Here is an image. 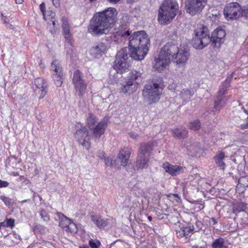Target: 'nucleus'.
Segmentation results:
<instances>
[{
    "label": "nucleus",
    "instance_id": "nucleus-58",
    "mask_svg": "<svg viewBox=\"0 0 248 248\" xmlns=\"http://www.w3.org/2000/svg\"><path fill=\"white\" fill-rule=\"evenodd\" d=\"M53 4L56 7L57 5H59V0H52Z\"/></svg>",
    "mask_w": 248,
    "mask_h": 248
},
{
    "label": "nucleus",
    "instance_id": "nucleus-42",
    "mask_svg": "<svg viewBox=\"0 0 248 248\" xmlns=\"http://www.w3.org/2000/svg\"><path fill=\"white\" fill-rule=\"evenodd\" d=\"M180 95L184 98H190L192 96L190 90L188 89H183L181 91Z\"/></svg>",
    "mask_w": 248,
    "mask_h": 248
},
{
    "label": "nucleus",
    "instance_id": "nucleus-33",
    "mask_svg": "<svg viewBox=\"0 0 248 248\" xmlns=\"http://www.w3.org/2000/svg\"><path fill=\"white\" fill-rule=\"evenodd\" d=\"M53 78L56 86L57 87H61L63 83V79L64 78V74H54L53 76Z\"/></svg>",
    "mask_w": 248,
    "mask_h": 248
},
{
    "label": "nucleus",
    "instance_id": "nucleus-39",
    "mask_svg": "<svg viewBox=\"0 0 248 248\" xmlns=\"http://www.w3.org/2000/svg\"><path fill=\"white\" fill-rule=\"evenodd\" d=\"M39 214L44 221L48 222L50 220L49 215L45 209L41 210Z\"/></svg>",
    "mask_w": 248,
    "mask_h": 248
},
{
    "label": "nucleus",
    "instance_id": "nucleus-35",
    "mask_svg": "<svg viewBox=\"0 0 248 248\" xmlns=\"http://www.w3.org/2000/svg\"><path fill=\"white\" fill-rule=\"evenodd\" d=\"M133 88V86L128 84V82L126 80V84L123 85L121 88V92L124 93H128L129 95L132 94L134 92H132L131 90Z\"/></svg>",
    "mask_w": 248,
    "mask_h": 248
},
{
    "label": "nucleus",
    "instance_id": "nucleus-53",
    "mask_svg": "<svg viewBox=\"0 0 248 248\" xmlns=\"http://www.w3.org/2000/svg\"><path fill=\"white\" fill-rule=\"evenodd\" d=\"M5 26L7 28H9L11 30H14L15 28L14 26L12 24H10V22H9V24H6Z\"/></svg>",
    "mask_w": 248,
    "mask_h": 248
},
{
    "label": "nucleus",
    "instance_id": "nucleus-22",
    "mask_svg": "<svg viewBox=\"0 0 248 248\" xmlns=\"http://www.w3.org/2000/svg\"><path fill=\"white\" fill-rule=\"evenodd\" d=\"M43 16L44 20L47 22V24L52 23L54 30H51L50 32L52 34L55 33V28L56 27V18L55 13L49 10L47 11V12L43 15Z\"/></svg>",
    "mask_w": 248,
    "mask_h": 248
},
{
    "label": "nucleus",
    "instance_id": "nucleus-48",
    "mask_svg": "<svg viewBox=\"0 0 248 248\" xmlns=\"http://www.w3.org/2000/svg\"><path fill=\"white\" fill-rule=\"evenodd\" d=\"M104 161L106 165L110 166L111 167H112L114 164H115V161L113 163L112 158L110 157H107L106 158H105Z\"/></svg>",
    "mask_w": 248,
    "mask_h": 248
},
{
    "label": "nucleus",
    "instance_id": "nucleus-21",
    "mask_svg": "<svg viewBox=\"0 0 248 248\" xmlns=\"http://www.w3.org/2000/svg\"><path fill=\"white\" fill-rule=\"evenodd\" d=\"M62 215L63 217L60 220L59 226L65 231L72 232V226H75V225L73 223L72 220L69 219L63 214H62Z\"/></svg>",
    "mask_w": 248,
    "mask_h": 248
},
{
    "label": "nucleus",
    "instance_id": "nucleus-25",
    "mask_svg": "<svg viewBox=\"0 0 248 248\" xmlns=\"http://www.w3.org/2000/svg\"><path fill=\"white\" fill-rule=\"evenodd\" d=\"M174 137L179 139L185 138L188 134V131L185 127L181 126L171 130Z\"/></svg>",
    "mask_w": 248,
    "mask_h": 248
},
{
    "label": "nucleus",
    "instance_id": "nucleus-60",
    "mask_svg": "<svg viewBox=\"0 0 248 248\" xmlns=\"http://www.w3.org/2000/svg\"><path fill=\"white\" fill-rule=\"evenodd\" d=\"M130 136L133 139H136L137 138V135H135L134 134H132L130 135Z\"/></svg>",
    "mask_w": 248,
    "mask_h": 248
},
{
    "label": "nucleus",
    "instance_id": "nucleus-38",
    "mask_svg": "<svg viewBox=\"0 0 248 248\" xmlns=\"http://www.w3.org/2000/svg\"><path fill=\"white\" fill-rule=\"evenodd\" d=\"M229 87L224 85V84L222 83L221 85L217 92V95L223 96V95L226 93V92Z\"/></svg>",
    "mask_w": 248,
    "mask_h": 248
},
{
    "label": "nucleus",
    "instance_id": "nucleus-10",
    "mask_svg": "<svg viewBox=\"0 0 248 248\" xmlns=\"http://www.w3.org/2000/svg\"><path fill=\"white\" fill-rule=\"evenodd\" d=\"M224 15L228 19H236L242 16V8L237 2L228 3L224 9Z\"/></svg>",
    "mask_w": 248,
    "mask_h": 248
},
{
    "label": "nucleus",
    "instance_id": "nucleus-57",
    "mask_svg": "<svg viewBox=\"0 0 248 248\" xmlns=\"http://www.w3.org/2000/svg\"><path fill=\"white\" fill-rule=\"evenodd\" d=\"M210 219L213 222V225H216L217 224V222L214 217H211Z\"/></svg>",
    "mask_w": 248,
    "mask_h": 248
},
{
    "label": "nucleus",
    "instance_id": "nucleus-40",
    "mask_svg": "<svg viewBox=\"0 0 248 248\" xmlns=\"http://www.w3.org/2000/svg\"><path fill=\"white\" fill-rule=\"evenodd\" d=\"M194 203L195 205L194 209L197 212L200 211L204 208V204L202 202L195 201Z\"/></svg>",
    "mask_w": 248,
    "mask_h": 248
},
{
    "label": "nucleus",
    "instance_id": "nucleus-15",
    "mask_svg": "<svg viewBox=\"0 0 248 248\" xmlns=\"http://www.w3.org/2000/svg\"><path fill=\"white\" fill-rule=\"evenodd\" d=\"M178 48L177 45L169 42L161 48L159 52L167 59L170 60L171 58L172 60L176 53L178 52Z\"/></svg>",
    "mask_w": 248,
    "mask_h": 248
},
{
    "label": "nucleus",
    "instance_id": "nucleus-64",
    "mask_svg": "<svg viewBox=\"0 0 248 248\" xmlns=\"http://www.w3.org/2000/svg\"><path fill=\"white\" fill-rule=\"evenodd\" d=\"M173 196H174V197H178V195H177V194H173Z\"/></svg>",
    "mask_w": 248,
    "mask_h": 248
},
{
    "label": "nucleus",
    "instance_id": "nucleus-20",
    "mask_svg": "<svg viewBox=\"0 0 248 248\" xmlns=\"http://www.w3.org/2000/svg\"><path fill=\"white\" fill-rule=\"evenodd\" d=\"M131 155V149L124 147L120 150L117 155L118 158L120 160L121 165L126 167L128 164Z\"/></svg>",
    "mask_w": 248,
    "mask_h": 248
},
{
    "label": "nucleus",
    "instance_id": "nucleus-11",
    "mask_svg": "<svg viewBox=\"0 0 248 248\" xmlns=\"http://www.w3.org/2000/svg\"><path fill=\"white\" fill-rule=\"evenodd\" d=\"M207 0H187L186 11L191 15L200 13L207 3Z\"/></svg>",
    "mask_w": 248,
    "mask_h": 248
},
{
    "label": "nucleus",
    "instance_id": "nucleus-2",
    "mask_svg": "<svg viewBox=\"0 0 248 248\" xmlns=\"http://www.w3.org/2000/svg\"><path fill=\"white\" fill-rule=\"evenodd\" d=\"M118 11L113 7H109L96 12L90 19L88 26V32L93 36H101L108 34L115 25Z\"/></svg>",
    "mask_w": 248,
    "mask_h": 248
},
{
    "label": "nucleus",
    "instance_id": "nucleus-34",
    "mask_svg": "<svg viewBox=\"0 0 248 248\" xmlns=\"http://www.w3.org/2000/svg\"><path fill=\"white\" fill-rule=\"evenodd\" d=\"M34 83L38 89H42L47 87L46 80L43 78H38L34 79Z\"/></svg>",
    "mask_w": 248,
    "mask_h": 248
},
{
    "label": "nucleus",
    "instance_id": "nucleus-41",
    "mask_svg": "<svg viewBox=\"0 0 248 248\" xmlns=\"http://www.w3.org/2000/svg\"><path fill=\"white\" fill-rule=\"evenodd\" d=\"M5 223L6 224L7 228H10L11 229H13L15 226V220L14 218H6Z\"/></svg>",
    "mask_w": 248,
    "mask_h": 248
},
{
    "label": "nucleus",
    "instance_id": "nucleus-16",
    "mask_svg": "<svg viewBox=\"0 0 248 248\" xmlns=\"http://www.w3.org/2000/svg\"><path fill=\"white\" fill-rule=\"evenodd\" d=\"M155 59V62L154 65V68L158 71H162L170 63V60L165 58L160 52Z\"/></svg>",
    "mask_w": 248,
    "mask_h": 248
},
{
    "label": "nucleus",
    "instance_id": "nucleus-46",
    "mask_svg": "<svg viewBox=\"0 0 248 248\" xmlns=\"http://www.w3.org/2000/svg\"><path fill=\"white\" fill-rule=\"evenodd\" d=\"M61 21L62 22V29L70 27L69 25L68 19L66 16H62L61 18Z\"/></svg>",
    "mask_w": 248,
    "mask_h": 248
},
{
    "label": "nucleus",
    "instance_id": "nucleus-52",
    "mask_svg": "<svg viewBox=\"0 0 248 248\" xmlns=\"http://www.w3.org/2000/svg\"><path fill=\"white\" fill-rule=\"evenodd\" d=\"M9 185V183L6 181L0 179V188L6 187Z\"/></svg>",
    "mask_w": 248,
    "mask_h": 248
},
{
    "label": "nucleus",
    "instance_id": "nucleus-50",
    "mask_svg": "<svg viewBox=\"0 0 248 248\" xmlns=\"http://www.w3.org/2000/svg\"><path fill=\"white\" fill-rule=\"evenodd\" d=\"M242 16L245 17L246 19H248V6H245L244 9H242Z\"/></svg>",
    "mask_w": 248,
    "mask_h": 248
},
{
    "label": "nucleus",
    "instance_id": "nucleus-43",
    "mask_svg": "<svg viewBox=\"0 0 248 248\" xmlns=\"http://www.w3.org/2000/svg\"><path fill=\"white\" fill-rule=\"evenodd\" d=\"M233 73V72H232L231 74H229L226 78L225 80L222 83H223L224 85L230 87V83L232 80Z\"/></svg>",
    "mask_w": 248,
    "mask_h": 248
},
{
    "label": "nucleus",
    "instance_id": "nucleus-47",
    "mask_svg": "<svg viewBox=\"0 0 248 248\" xmlns=\"http://www.w3.org/2000/svg\"><path fill=\"white\" fill-rule=\"evenodd\" d=\"M40 89H41L40 91L38 93L39 94V99H42L46 95V94L47 92V87H46L45 88H43Z\"/></svg>",
    "mask_w": 248,
    "mask_h": 248
},
{
    "label": "nucleus",
    "instance_id": "nucleus-27",
    "mask_svg": "<svg viewBox=\"0 0 248 248\" xmlns=\"http://www.w3.org/2000/svg\"><path fill=\"white\" fill-rule=\"evenodd\" d=\"M91 218L92 221L98 228H104L107 225V223L106 220H104L100 217L97 216L93 213L91 215Z\"/></svg>",
    "mask_w": 248,
    "mask_h": 248
},
{
    "label": "nucleus",
    "instance_id": "nucleus-63",
    "mask_svg": "<svg viewBox=\"0 0 248 248\" xmlns=\"http://www.w3.org/2000/svg\"><path fill=\"white\" fill-rule=\"evenodd\" d=\"M130 2H134L135 0H127Z\"/></svg>",
    "mask_w": 248,
    "mask_h": 248
},
{
    "label": "nucleus",
    "instance_id": "nucleus-14",
    "mask_svg": "<svg viewBox=\"0 0 248 248\" xmlns=\"http://www.w3.org/2000/svg\"><path fill=\"white\" fill-rule=\"evenodd\" d=\"M194 233V227L193 225H187L181 227L179 230L176 231L177 237L184 240L185 242H189L190 240V237Z\"/></svg>",
    "mask_w": 248,
    "mask_h": 248
},
{
    "label": "nucleus",
    "instance_id": "nucleus-19",
    "mask_svg": "<svg viewBox=\"0 0 248 248\" xmlns=\"http://www.w3.org/2000/svg\"><path fill=\"white\" fill-rule=\"evenodd\" d=\"M162 168L166 172L170 175L176 176L179 173L183 171V167L178 165H173L168 162L162 164Z\"/></svg>",
    "mask_w": 248,
    "mask_h": 248
},
{
    "label": "nucleus",
    "instance_id": "nucleus-36",
    "mask_svg": "<svg viewBox=\"0 0 248 248\" xmlns=\"http://www.w3.org/2000/svg\"><path fill=\"white\" fill-rule=\"evenodd\" d=\"M224 240L222 237L216 239L212 244V248H223Z\"/></svg>",
    "mask_w": 248,
    "mask_h": 248
},
{
    "label": "nucleus",
    "instance_id": "nucleus-61",
    "mask_svg": "<svg viewBox=\"0 0 248 248\" xmlns=\"http://www.w3.org/2000/svg\"><path fill=\"white\" fill-rule=\"evenodd\" d=\"M79 248H89L86 245H82V246H79Z\"/></svg>",
    "mask_w": 248,
    "mask_h": 248
},
{
    "label": "nucleus",
    "instance_id": "nucleus-12",
    "mask_svg": "<svg viewBox=\"0 0 248 248\" xmlns=\"http://www.w3.org/2000/svg\"><path fill=\"white\" fill-rule=\"evenodd\" d=\"M226 32L224 29L218 27L211 33L210 36V42L213 47H220L225 40Z\"/></svg>",
    "mask_w": 248,
    "mask_h": 248
},
{
    "label": "nucleus",
    "instance_id": "nucleus-59",
    "mask_svg": "<svg viewBox=\"0 0 248 248\" xmlns=\"http://www.w3.org/2000/svg\"><path fill=\"white\" fill-rule=\"evenodd\" d=\"M23 1L24 0H15V2L17 4H21Z\"/></svg>",
    "mask_w": 248,
    "mask_h": 248
},
{
    "label": "nucleus",
    "instance_id": "nucleus-26",
    "mask_svg": "<svg viewBox=\"0 0 248 248\" xmlns=\"http://www.w3.org/2000/svg\"><path fill=\"white\" fill-rule=\"evenodd\" d=\"M98 118L97 116L92 113H89L86 120V126L92 129L97 124Z\"/></svg>",
    "mask_w": 248,
    "mask_h": 248
},
{
    "label": "nucleus",
    "instance_id": "nucleus-13",
    "mask_svg": "<svg viewBox=\"0 0 248 248\" xmlns=\"http://www.w3.org/2000/svg\"><path fill=\"white\" fill-rule=\"evenodd\" d=\"M142 74L140 71L132 70L127 75L126 80L129 85L133 86L131 92H135L137 90L138 86L142 80Z\"/></svg>",
    "mask_w": 248,
    "mask_h": 248
},
{
    "label": "nucleus",
    "instance_id": "nucleus-17",
    "mask_svg": "<svg viewBox=\"0 0 248 248\" xmlns=\"http://www.w3.org/2000/svg\"><path fill=\"white\" fill-rule=\"evenodd\" d=\"M189 56L188 50L178 48V52L176 53L172 61L178 65H183L188 60Z\"/></svg>",
    "mask_w": 248,
    "mask_h": 248
},
{
    "label": "nucleus",
    "instance_id": "nucleus-6",
    "mask_svg": "<svg viewBox=\"0 0 248 248\" xmlns=\"http://www.w3.org/2000/svg\"><path fill=\"white\" fill-rule=\"evenodd\" d=\"M153 146V142L141 144L135 164V167L137 170L146 168L148 166L150 153Z\"/></svg>",
    "mask_w": 248,
    "mask_h": 248
},
{
    "label": "nucleus",
    "instance_id": "nucleus-54",
    "mask_svg": "<svg viewBox=\"0 0 248 248\" xmlns=\"http://www.w3.org/2000/svg\"><path fill=\"white\" fill-rule=\"evenodd\" d=\"M241 128L242 129H247L248 128V122L246 124H243L241 125Z\"/></svg>",
    "mask_w": 248,
    "mask_h": 248
},
{
    "label": "nucleus",
    "instance_id": "nucleus-37",
    "mask_svg": "<svg viewBox=\"0 0 248 248\" xmlns=\"http://www.w3.org/2000/svg\"><path fill=\"white\" fill-rule=\"evenodd\" d=\"M189 128L193 130H198L201 127V123L199 120H195L189 123Z\"/></svg>",
    "mask_w": 248,
    "mask_h": 248
},
{
    "label": "nucleus",
    "instance_id": "nucleus-31",
    "mask_svg": "<svg viewBox=\"0 0 248 248\" xmlns=\"http://www.w3.org/2000/svg\"><path fill=\"white\" fill-rule=\"evenodd\" d=\"M18 163V159L15 156H10L7 159L6 166L7 168H16Z\"/></svg>",
    "mask_w": 248,
    "mask_h": 248
},
{
    "label": "nucleus",
    "instance_id": "nucleus-8",
    "mask_svg": "<svg viewBox=\"0 0 248 248\" xmlns=\"http://www.w3.org/2000/svg\"><path fill=\"white\" fill-rule=\"evenodd\" d=\"M130 65L128 55L122 49L117 54L113 67L117 73L122 74L129 69Z\"/></svg>",
    "mask_w": 248,
    "mask_h": 248
},
{
    "label": "nucleus",
    "instance_id": "nucleus-45",
    "mask_svg": "<svg viewBox=\"0 0 248 248\" xmlns=\"http://www.w3.org/2000/svg\"><path fill=\"white\" fill-rule=\"evenodd\" d=\"M89 245L91 248H99L101 243L98 240L94 242L93 239H91L89 240Z\"/></svg>",
    "mask_w": 248,
    "mask_h": 248
},
{
    "label": "nucleus",
    "instance_id": "nucleus-4",
    "mask_svg": "<svg viewBox=\"0 0 248 248\" xmlns=\"http://www.w3.org/2000/svg\"><path fill=\"white\" fill-rule=\"evenodd\" d=\"M179 5L175 0H165L159 10L157 19L161 25H168L176 16Z\"/></svg>",
    "mask_w": 248,
    "mask_h": 248
},
{
    "label": "nucleus",
    "instance_id": "nucleus-24",
    "mask_svg": "<svg viewBox=\"0 0 248 248\" xmlns=\"http://www.w3.org/2000/svg\"><path fill=\"white\" fill-rule=\"evenodd\" d=\"M91 50L95 55H102L106 52L107 46L104 43L99 42L93 46Z\"/></svg>",
    "mask_w": 248,
    "mask_h": 248
},
{
    "label": "nucleus",
    "instance_id": "nucleus-3",
    "mask_svg": "<svg viewBox=\"0 0 248 248\" xmlns=\"http://www.w3.org/2000/svg\"><path fill=\"white\" fill-rule=\"evenodd\" d=\"M164 87L162 78L155 77L149 80L145 85L142 90V95L148 99L150 105L155 103L160 99Z\"/></svg>",
    "mask_w": 248,
    "mask_h": 248
},
{
    "label": "nucleus",
    "instance_id": "nucleus-49",
    "mask_svg": "<svg viewBox=\"0 0 248 248\" xmlns=\"http://www.w3.org/2000/svg\"><path fill=\"white\" fill-rule=\"evenodd\" d=\"M1 17V20L3 21V23L6 25L7 24H9L10 22V20L8 18V17L6 16H4L3 13H1L0 14Z\"/></svg>",
    "mask_w": 248,
    "mask_h": 248
},
{
    "label": "nucleus",
    "instance_id": "nucleus-18",
    "mask_svg": "<svg viewBox=\"0 0 248 248\" xmlns=\"http://www.w3.org/2000/svg\"><path fill=\"white\" fill-rule=\"evenodd\" d=\"M108 126L107 121L105 119L101 120L93 128V133L96 138H99L105 133L106 127Z\"/></svg>",
    "mask_w": 248,
    "mask_h": 248
},
{
    "label": "nucleus",
    "instance_id": "nucleus-1",
    "mask_svg": "<svg viewBox=\"0 0 248 248\" xmlns=\"http://www.w3.org/2000/svg\"><path fill=\"white\" fill-rule=\"evenodd\" d=\"M130 29L126 25L122 24L110 36L111 41L119 43L129 36V49L130 56L135 60H142L147 54L150 46V39L144 31L134 32L130 35Z\"/></svg>",
    "mask_w": 248,
    "mask_h": 248
},
{
    "label": "nucleus",
    "instance_id": "nucleus-62",
    "mask_svg": "<svg viewBox=\"0 0 248 248\" xmlns=\"http://www.w3.org/2000/svg\"><path fill=\"white\" fill-rule=\"evenodd\" d=\"M148 219L150 221H151L152 220V217L151 216H148Z\"/></svg>",
    "mask_w": 248,
    "mask_h": 248
},
{
    "label": "nucleus",
    "instance_id": "nucleus-55",
    "mask_svg": "<svg viewBox=\"0 0 248 248\" xmlns=\"http://www.w3.org/2000/svg\"><path fill=\"white\" fill-rule=\"evenodd\" d=\"M108 2L111 3L116 4L119 2L120 0H107Z\"/></svg>",
    "mask_w": 248,
    "mask_h": 248
},
{
    "label": "nucleus",
    "instance_id": "nucleus-51",
    "mask_svg": "<svg viewBox=\"0 0 248 248\" xmlns=\"http://www.w3.org/2000/svg\"><path fill=\"white\" fill-rule=\"evenodd\" d=\"M40 9L43 15L47 12L46 10V4L44 2H43L40 4Z\"/></svg>",
    "mask_w": 248,
    "mask_h": 248
},
{
    "label": "nucleus",
    "instance_id": "nucleus-29",
    "mask_svg": "<svg viewBox=\"0 0 248 248\" xmlns=\"http://www.w3.org/2000/svg\"><path fill=\"white\" fill-rule=\"evenodd\" d=\"M62 29V34L65 38L66 42L70 45H72L73 43V37L72 33L70 31V27Z\"/></svg>",
    "mask_w": 248,
    "mask_h": 248
},
{
    "label": "nucleus",
    "instance_id": "nucleus-56",
    "mask_svg": "<svg viewBox=\"0 0 248 248\" xmlns=\"http://www.w3.org/2000/svg\"><path fill=\"white\" fill-rule=\"evenodd\" d=\"M0 226L1 228V227H6V224L5 223V220H4V221H3V222H0Z\"/></svg>",
    "mask_w": 248,
    "mask_h": 248
},
{
    "label": "nucleus",
    "instance_id": "nucleus-32",
    "mask_svg": "<svg viewBox=\"0 0 248 248\" xmlns=\"http://www.w3.org/2000/svg\"><path fill=\"white\" fill-rule=\"evenodd\" d=\"M51 67L55 72V74H63L61 64L57 60H54L52 61Z\"/></svg>",
    "mask_w": 248,
    "mask_h": 248
},
{
    "label": "nucleus",
    "instance_id": "nucleus-44",
    "mask_svg": "<svg viewBox=\"0 0 248 248\" xmlns=\"http://www.w3.org/2000/svg\"><path fill=\"white\" fill-rule=\"evenodd\" d=\"M0 199L4 202L5 205L9 207L11 204V199L8 197L0 196Z\"/></svg>",
    "mask_w": 248,
    "mask_h": 248
},
{
    "label": "nucleus",
    "instance_id": "nucleus-5",
    "mask_svg": "<svg viewBox=\"0 0 248 248\" xmlns=\"http://www.w3.org/2000/svg\"><path fill=\"white\" fill-rule=\"evenodd\" d=\"M194 36L192 38L193 46L198 49H202L210 42L209 31L204 25L200 24L195 29Z\"/></svg>",
    "mask_w": 248,
    "mask_h": 248
},
{
    "label": "nucleus",
    "instance_id": "nucleus-7",
    "mask_svg": "<svg viewBox=\"0 0 248 248\" xmlns=\"http://www.w3.org/2000/svg\"><path fill=\"white\" fill-rule=\"evenodd\" d=\"M72 81L76 93L80 97L83 98L87 90V84L80 70L77 69L74 72Z\"/></svg>",
    "mask_w": 248,
    "mask_h": 248
},
{
    "label": "nucleus",
    "instance_id": "nucleus-30",
    "mask_svg": "<svg viewBox=\"0 0 248 248\" xmlns=\"http://www.w3.org/2000/svg\"><path fill=\"white\" fill-rule=\"evenodd\" d=\"M247 208V204L242 202H237L233 204V213H238L244 211Z\"/></svg>",
    "mask_w": 248,
    "mask_h": 248
},
{
    "label": "nucleus",
    "instance_id": "nucleus-23",
    "mask_svg": "<svg viewBox=\"0 0 248 248\" xmlns=\"http://www.w3.org/2000/svg\"><path fill=\"white\" fill-rule=\"evenodd\" d=\"M225 157V155L222 151H219L216 155L214 157V159L218 167L222 170H224L226 164L224 162L223 160Z\"/></svg>",
    "mask_w": 248,
    "mask_h": 248
},
{
    "label": "nucleus",
    "instance_id": "nucleus-9",
    "mask_svg": "<svg viewBox=\"0 0 248 248\" xmlns=\"http://www.w3.org/2000/svg\"><path fill=\"white\" fill-rule=\"evenodd\" d=\"M76 127L77 130L75 134V138L80 144L85 147L87 149H89L90 142L88 130L80 123H77Z\"/></svg>",
    "mask_w": 248,
    "mask_h": 248
},
{
    "label": "nucleus",
    "instance_id": "nucleus-28",
    "mask_svg": "<svg viewBox=\"0 0 248 248\" xmlns=\"http://www.w3.org/2000/svg\"><path fill=\"white\" fill-rule=\"evenodd\" d=\"M217 100L214 101V108L216 110H220L226 104L227 99L222 96L217 95Z\"/></svg>",
    "mask_w": 248,
    "mask_h": 248
}]
</instances>
